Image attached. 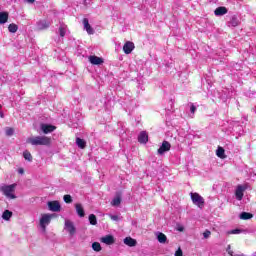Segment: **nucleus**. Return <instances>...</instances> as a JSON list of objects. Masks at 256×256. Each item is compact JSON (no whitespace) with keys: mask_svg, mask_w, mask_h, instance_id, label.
I'll use <instances>...</instances> for the list:
<instances>
[{"mask_svg":"<svg viewBox=\"0 0 256 256\" xmlns=\"http://www.w3.org/2000/svg\"><path fill=\"white\" fill-rule=\"evenodd\" d=\"M125 245H128V247H135L137 245V240L131 238V237H126L124 239Z\"/></svg>","mask_w":256,"mask_h":256,"instance_id":"aec40b11","label":"nucleus"},{"mask_svg":"<svg viewBox=\"0 0 256 256\" xmlns=\"http://www.w3.org/2000/svg\"><path fill=\"white\" fill-rule=\"evenodd\" d=\"M0 117H1V119L5 118V114L3 113V111H0Z\"/></svg>","mask_w":256,"mask_h":256,"instance_id":"37998d69","label":"nucleus"},{"mask_svg":"<svg viewBox=\"0 0 256 256\" xmlns=\"http://www.w3.org/2000/svg\"><path fill=\"white\" fill-rule=\"evenodd\" d=\"M47 205H48L49 211H53L54 213H59V211H61V204L57 200L49 201Z\"/></svg>","mask_w":256,"mask_h":256,"instance_id":"0eeeda50","label":"nucleus"},{"mask_svg":"<svg viewBox=\"0 0 256 256\" xmlns=\"http://www.w3.org/2000/svg\"><path fill=\"white\" fill-rule=\"evenodd\" d=\"M149 141V135L146 131L140 132L138 135V143L146 144Z\"/></svg>","mask_w":256,"mask_h":256,"instance_id":"4468645a","label":"nucleus"},{"mask_svg":"<svg viewBox=\"0 0 256 256\" xmlns=\"http://www.w3.org/2000/svg\"><path fill=\"white\" fill-rule=\"evenodd\" d=\"M11 217H13V212L9 210H5L2 214V219H4V221H9Z\"/></svg>","mask_w":256,"mask_h":256,"instance_id":"bb28decb","label":"nucleus"},{"mask_svg":"<svg viewBox=\"0 0 256 256\" xmlns=\"http://www.w3.org/2000/svg\"><path fill=\"white\" fill-rule=\"evenodd\" d=\"M239 218L242 219V221H248V219H253V214L249 212H242L239 215Z\"/></svg>","mask_w":256,"mask_h":256,"instance_id":"b1692460","label":"nucleus"},{"mask_svg":"<svg viewBox=\"0 0 256 256\" xmlns=\"http://www.w3.org/2000/svg\"><path fill=\"white\" fill-rule=\"evenodd\" d=\"M203 237L204 239H209V237H211V231L205 230V232L203 233Z\"/></svg>","mask_w":256,"mask_h":256,"instance_id":"e433bc0d","label":"nucleus"},{"mask_svg":"<svg viewBox=\"0 0 256 256\" xmlns=\"http://www.w3.org/2000/svg\"><path fill=\"white\" fill-rule=\"evenodd\" d=\"M241 233H247V230L236 228V229L228 231V235H239Z\"/></svg>","mask_w":256,"mask_h":256,"instance_id":"cd10ccee","label":"nucleus"},{"mask_svg":"<svg viewBox=\"0 0 256 256\" xmlns=\"http://www.w3.org/2000/svg\"><path fill=\"white\" fill-rule=\"evenodd\" d=\"M5 133H6L7 137H12V135L15 134V130L13 128L7 127L6 130H5Z\"/></svg>","mask_w":256,"mask_h":256,"instance_id":"72a5a7b5","label":"nucleus"},{"mask_svg":"<svg viewBox=\"0 0 256 256\" xmlns=\"http://www.w3.org/2000/svg\"><path fill=\"white\" fill-rule=\"evenodd\" d=\"M89 61L92 65H101L103 64V58L97 56H90Z\"/></svg>","mask_w":256,"mask_h":256,"instance_id":"f3484780","label":"nucleus"},{"mask_svg":"<svg viewBox=\"0 0 256 256\" xmlns=\"http://www.w3.org/2000/svg\"><path fill=\"white\" fill-rule=\"evenodd\" d=\"M23 157L26 161H29V162L33 161V156L31 155V152L27 150L23 152Z\"/></svg>","mask_w":256,"mask_h":256,"instance_id":"c756f323","label":"nucleus"},{"mask_svg":"<svg viewBox=\"0 0 256 256\" xmlns=\"http://www.w3.org/2000/svg\"><path fill=\"white\" fill-rule=\"evenodd\" d=\"M228 249H231V245H228Z\"/></svg>","mask_w":256,"mask_h":256,"instance_id":"a18cd8bd","label":"nucleus"},{"mask_svg":"<svg viewBox=\"0 0 256 256\" xmlns=\"http://www.w3.org/2000/svg\"><path fill=\"white\" fill-rule=\"evenodd\" d=\"M109 217L112 219V221H119V216L117 215L109 214Z\"/></svg>","mask_w":256,"mask_h":256,"instance_id":"4c0bfd02","label":"nucleus"},{"mask_svg":"<svg viewBox=\"0 0 256 256\" xmlns=\"http://www.w3.org/2000/svg\"><path fill=\"white\" fill-rule=\"evenodd\" d=\"M228 12L229 10L227 9V7L220 6L215 9L214 14L216 15V17H223V15H227Z\"/></svg>","mask_w":256,"mask_h":256,"instance_id":"f8f14e48","label":"nucleus"},{"mask_svg":"<svg viewBox=\"0 0 256 256\" xmlns=\"http://www.w3.org/2000/svg\"><path fill=\"white\" fill-rule=\"evenodd\" d=\"M40 129L41 131L47 135L49 133H53V131H55V129H57V127H55L54 125H51V124H45V123H42L40 125Z\"/></svg>","mask_w":256,"mask_h":256,"instance_id":"6e6552de","label":"nucleus"},{"mask_svg":"<svg viewBox=\"0 0 256 256\" xmlns=\"http://www.w3.org/2000/svg\"><path fill=\"white\" fill-rule=\"evenodd\" d=\"M133 49H135V44L130 41L126 42L123 46V51L126 53V55H129Z\"/></svg>","mask_w":256,"mask_h":256,"instance_id":"ddd939ff","label":"nucleus"},{"mask_svg":"<svg viewBox=\"0 0 256 256\" xmlns=\"http://www.w3.org/2000/svg\"><path fill=\"white\" fill-rule=\"evenodd\" d=\"M50 26H51V23H49L47 20H40L36 24V29L38 31H43L45 29H49Z\"/></svg>","mask_w":256,"mask_h":256,"instance_id":"9d476101","label":"nucleus"},{"mask_svg":"<svg viewBox=\"0 0 256 256\" xmlns=\"http://www.w3.org/2000/svg\"><path fill=\"white\" fill-rule=\"evenodd\" d=\"M190 197L192 199V203L199 207V209H203L205 207V199L199 195L197 192H191Z\"/></svg>","mask_w":256,"mask_h":256,"instance_id":"7ed1b4c3","label":"nucleus"},{"mask_svg":"<svg viewBox=\"0 0 256 256\" xmlns=\"http://www.w3.org/2000/svg\"><path fill=\"white\" fill-rule=\"evenodd\" d=\"M88 219L90 225H97V216H95V214H90Z\"/></svg>","mask_w":256,"mask_h":256,"instance_id":"7c9ffc66","label":"nucleus"},{"mask_svg":"<svg viewBox=\"0 0 256 256\" xmlns=\"http://www.w3.org/2000/svg\"><path fill=\"white\" fill-rule=\"evenodd\" d=\"M239 129H241L239 122H232V123H230L228 132L233 133V131H239Z\"/></svg>","mask_w":256,"mask_h":256,"instance_id":"6ab92c4d","label":"nucleus"},{"mask_svg":"<svg viewBox=\"0 0 256 256\" xmlns=\"http://www.w3.org/2000/svg\"><path fill=\"white\" fill-rule=\"evenodd\" d=\"M26 3H30V4H33L35 3V0H24Z\"/></svg>","mask_w":256,"mask_h":256,"instance_id":"79ce46f5","label":"nucleus"},{"mask_svg":"<svg viewBox=\"0 0 256 256\" xmlns=\"http://www.w3.org/2000/svg\"><path fill=\"white\" fill-rule=\"evenodd\" d=\"M156 238L159 243H167V236L162 232H156Z\"/></svg>","mask_w":256,"mask_h":256,"instance_id":"5701e85b","label":"nucleus"},{"mask_svg":"<svg viewBox=\"0 0 256 256\" xmlns=\"http://www.w3.org/2000/svg\"><path fill=\"white\" fill-rule=\"evenodd\" d=\"M1 109H3V106L0 104V111H1Z\"/></svg>","mask_w":256,"mask_h":256,"instance_id":"c03bdc74","label":"nucleus"},{"mask_svg":"<svg viewBox=\"0 0 256 256\" xmlns=\"http://www.w3.org/2000/svg\"><path fill=\"white\" fill-rule=\"evenodd\" d=\"M113 207H119L121 205V197H116L112 200Z\"/></svg>","mask_w":256,"mask_h":256,"instance_id":"473e14b6","label":"nucleus"},{"mask_svg":"<svg viewBox=\"0 0 256 256\" xmlns=\"http://www.w3.org/2000/svg\"><path fill=\"white\" fill-rule=\"evenodd\" d=\"M247 191V186L244 185H238L235 191V197L237 201H242L243 200V195Z\"/></svg>","mask_w":256,"mask_h":256,"instance_id":"423d86ee","label":"nucleus"},{"mask_svg":"<svg viewBox=\"0 0 256 256\" xmlns=\"http://www.w3.org/2000/svg\"><path fill=\"white\" fill-rule=\"evenodd\" d=\"M170 150H171V143H169L168 141H163L162 145L158 149V155H163Z\"/></svg>","mask_w":256,"mask_h":256,"instance_id":"1a4fd4ad","label":"nucleus"},{"mask_svg":"<svg viewBox=\"0 0 256 256\" xmlns=\"http://www.w3.org/2000/svg\"><path fill=\"white\" fill-rule=\"evenodd\" d=\"M51 219H53V215L51 214H43L41 219H40V227L45 231L47 229V225L51 223Z\"/></svg>","mask_w":256,"mask_h":256,"instance_id":"39448f33","label":"nucleus"},{"mask_svg":"<svg viewBox=\"0 0 256 256\" xmlns=\"http://www.w3.org/2000/svg\"><path fill=\"white\" fill-rule=\"evenodd\" d=\"M228 253H229V255H231V256H245V254L233 255V251H229Z\"/></svg>","mask_w":256,"mask_h":256,"instance_id":"ea45409f","label":"nucleus"},{"mask_svg":"<svg viewBox=\"0 0 256 256\" xmlns=\"http://www.w3.org/2000/svg\"><path fill=\"white\" fill-rule=\"evenodd\" d=\"M9 20V13L7 12H0V25H5Z\"/></svg>","mask_w":256,"mask_h":256,"instance_id":"a211bd4d","label":"nucleus"},{"mask_svg":"<svg viewBox=\"0 0 256 256\" xmlns=\"http://www.w3.org/2000/svg\"><path fill=\"white\" fill-rule=\"evenodd\" d=\"M15 187H17V184H12V185H2L0 187V191L6 196L9 197V199H17V196H15Z\"/></svg>","mask_w":256,"mask_h":256,"instance_id":"f03ea898","label":"nucleus"},{"mask_svg":"<svg viewBox=\"0 0 256 256\" xmlns=\"http://www.w3.org/2000/svg\"><path fill=\"white\" fill-rule=\"evenodd\" d=\"M216 155L217 157H219L220 159H226L227 155H225V149L221 146H219L216 150Z\"/></svg>","mask_w":256,"mask_h":256,"instance_id":"412c9836","label":"nucleus"},{"mask_svg":"<svg viewBox=\"0 0 256 256\" xmlns=\"http://www.w3.org/2000/svg\"><path fill=\"white\" fill-rule=\"evenodd\" d=\"M63 200H64L66 203H73V198H72L71 195H69V194L64 195Z\"/></svg>","mask_w":256,"mask_h":256,"instance_id":"c9c22d12","label":"nucleus"},{"mask_svg":"<svg viewBox=\"0 0 256 256\" xmlns=\"http://www.w3.org/2000/svg\"><path fill=\"white\" fill-rule=\"evenodd\" d=\"M239 23H241L239 21V17H237V15H233V16H231L230 20L228 21V27H237V26H239Z\"/></svg>","mask_w":256,"mask_h":256,"instance_id":"dca6fc26","label":"nucleus"},{"mask_svg":"<svg viewBox=\"0 0 256 256\" xmlns=\"http://www.w3.org/2000/svg\"><path fill=\"white\" fill-rule=\"evenodd\" d=\"M92 249L93 251H96L97 253H99V251H101V244L99 242H94L92 243Z\"/></svg>","mask_w":256,"mask_h":256,"instance_id":"2f4dec72","label":"nucleus"},{"mask_svg":"<svg viewBox=\"0 0 256 256\" xmlns=\"http://www.w3.org/2000/svg\"><path fill=\"white\" fill-rule=\"evenodd\" d=\"M175 256H183V250H181V248H179V249L175 252Z\"/></svg>","mask_w":256,"mask_h":256,"instance_id":"58836bf2","label":"nucleus"},{"mask_svg":"<svg viewBox=\"0 0 256 256\" xmlns=\"http://www.w3.org/2000/svg\"><path fill=\"white\" fill-rule=\"evenodd\" d=\"M75 209L77 215H79L80 217H85V209H83V205L78 203L75 205Z\"/></svg>","mask_w":256,"mask_h":256,"instance_id":"4be33fe9","label":"nucleus"},{"mask_svg":"<svg viewBox=\"0 0 256 256\" xmlns=\"http://www.w3.org/2000/svg\"><path fill=\"white\" fill-rule=\"evenodd\" d=\"M76 145L79 149H85V147H87V142L84 139L76 138Z\"/></svg>","mask_w":256,"mask_h":256,"instance_id":"a878e982","label":"nucleus"},{"mask_svg":"<svg viewBox=\"0 0 256 256\" xmlns=\"http://www.w3.org/2000/svg\"><path fill=\"white\" fill-rule=\"evenodd\" d=\"M18 29H19V26H17V24L15 23H12L8 26L9 33H17Z\"/></svg>","mask_w":256,"mask_h":256,"instance_id":"c85d7f7f","label":"nucleus"},{"mask_svg":"<svg viewBox=\"0 0 256 256\" xmlns=\"http://www.w3.org/2000/svg\"><path fill=\"white\" fill-rule=\"evenodd\" d=\"M58 32H59L60 37H65V35H67V25L60 24Z\"/></svg>","mask_w":256,"mask_h":256,"instance_id":"393cba45","label":"nucleus"},{"mask_svg":"<svg viewBox=\"0 0 256 256\" xmlns=\"http://www.w3.org/2000/svg\"><path fill=\"white\" fill-rule=\"evenodd\" d=\"M28 143L32 145H51V138L47 136H35L28 138Z\"/></svg>","mask_w":256,"mask_h":256,"instance_id":"f257e3e1","label":"nucleus"},{"mask_svg":"<svg viewBox=\"0 0 256 256\" xmlns=\"http://www.w3.org/2000/svg\"><path fill=\"white\" fill-rule=\"evenodd\" d=\"M64 229L73 237L75 233H77V228H75V224L71 220H65Z\"/></svg>","mask_w":256,"mask_h":256,"instance_id":"20e7f679","label":"nucleus"},{"mask_svg":"<svg viewBox=\"0 0 256 256\" xmlns=\"http://www.w3.org/2000/svg\"><path fill=\"white\" fill-rule=\"evenodd\" d=\"M18 173H20V175H23V173H25V170H23V168H20V169L18 170Z\"/></svg>","mask_w":256,"mask_h":256,"instance_id":"a19ab883","label":"nucleus"},{"mask_svg":"<svg viewBox=\"0 0 256 256\" xmlns=\"http://www.w3.org/2000/svg\"><path fill=\"white\" fill-rule=\"evenodd\" d=\"M83 25H84V29H85V31H87L88 35L95 34V29H93V27H91V24H89V19L84 18Z\"/></svg>","mask_w":256,"mask_h":256,"instance_id":"9b49d317","label":"nucleus"},{"mask_svg":"<svg viewBox=\"0 0 256 256\" xmlns=\"http://www.w3.org/2000/svg\"><path fill=\"white\" fill-rule=\"evenodd\" d=\"M190 113H191V117H193V115H195V111H197V106L194 105L193 103H190Z\"/></svg>","mask_w":256,"mask_h":256,"instance_id":"f704fd0d","label":"nucleus"},{"mask_svg":"<svg viewBox=\"0 0 256 256\" xmlns=\"http://www.w3.org/2000/svg\"><path fill=\"white\" fill-rule=\"evenodd\" d=\"M101 242L105 243V245H113L115 243V237L113 235H106L101 238Z\"/></svg>","mask_w":256,"mask_h":256,"instance_id":"2eb2a0df","label":"nucleus"}]
</instances>
